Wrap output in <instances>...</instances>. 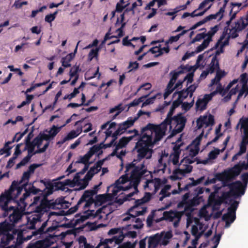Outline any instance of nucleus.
Returning <instances> with one entry per match:
<instances>
[{
	"label": "nucleus",
	"mask_w": 248,
	"mask_h": 248,
	"mask_svg": "<svg viewBox=\"0 0 248 248\" xmlns=\"http://www.w3.org/2000/svg\"><path fill=\"white\" fill-rule=\"evenodd\" d=\"M91 216L90 214H88L87 215H83L80 216V217L79 218L76 219L74 221V222L73 221H71L70 223H68L67 224V226L69 228H74L75 226H76L78 224L82 223L88 219L89 217Z\"/></svg>",
	"instance_id": "33"
},
{
	"label": "nucleus",
	"mask_w": 248,
	"mask_h": 248,
	"mask_svg": "<svg viewBox=\"0 0 248 248\" xmlns=\"http://www.w3.org/2000/svg\"><path fill=\"white\" fill-rule=\"evenodd\" d=\"M44 134L43 133L40 132L39 134L36 137L31 141V144L35 147L37 146L39 147L42 143V141L44 140Z\"/></svg>",
	"instance_id": "42"
},
{
	"label": "nucleus",
	"mask_w": 248,
	"mask_h": 248,
	"mask_svg": "<svg viewBox=\"0 0 248 248\" xmlns=\"http://www.w3.org/2000/svg\"><path fill=\"white\" fill-rule=\"evenodd\" d=\"M242 82H244L241 89L239 90L238 95L237 96V99H240L244 93H246V95L248 94V86L247 82L248 80V78H241Z\"/></svg>",
	"instance_id": "34"
},
{
	"label": "nucleus",
	"mask_w": 248,
	"mask_h": 248,
	"mask_svg": "<svg viewBox=\"0 0 248 248\" xmlns=\"http://www.w3.org/2000/svg\"><path fill=\"white\" fill-rule=\"evenodd\" d=\"M193 167L190 165H186L184 169H178L176 170L177 173L185 175L186 173H189L192 170Z\"/></svg>",
	"instance_id": "51"
},
{
	"label": "nucleus",
	"mask_w": 248,
	"mask_h": 248,
	"mask_svg": "<svg viewBox=\"0 0 248 248\" xmlns=\"http://www.w3.org/2000/svg\"><path fill=\"white\" fill-rule=\"evenodd\" d=\"M91 157H92V156L90 155V154L88 152H87L83 156H80V159L78 160L76 162V163H82V164H84V165H89V166L90 164L91 163H92V162L89 163V161Z\"/></svg>",
	"instance_id": "44"
},
{
	"label": "nucleus",
	"mask_w": 248,
	"mask_h": 248,
	"mask_svg": "<svg viewBox=\"0 0 248 248\" xmlns=\"http://www.w3.org/2000/svg\"><path fill=\"white\" fill-rule=\"evenodd\" d=\"M12 233H10V232L5 233V234H3L5 236L7 240V241H11L13 240L14 238V234H16L17 232V230L16 229H14L12 231Z\"/></svg>",
	"instance_id": "61"
},
{
	"label": "nucleus",
	"mask_w": 248,
	"mask_h": 248,
	"mask_svg": "<svg viewBox=\"0 0 248 248\" xmlns=\"http://www.w3.org/2000/svg\"><path fill=\"white\" fill-rule=\"evenodd\" d=\"M24 230L19 232L17 233V237L16 239V244L18 245L22 244L25 240V237L23 236Z\"/></svg>",
	"instance_id": "57"
},
{
	"label": "nucleus",
	"mask_w": 248,
	"mask_h": 248,
	"mask_svg": "<svg viewBox=\"0 0 248 248\" xmlns=\"http://www.w3.org/2000/svg\"><path fill=\"white\" fill-rule=\"evenodd\" d=\"M191 68L192 66L189 65H186V66L181 65L177 69L171 71L170 75L171 78H178L181 74L190 71Z\"/></svg>",
	"instance_id": "20"
},
{
	"label": "nucleus",
	"mask_w": 248,
	"mask_h": 248,
	"mask_svg": "<svg viewBox=\"0 0 248 248\" xmlns=\"http://www.w3.org/2000/svg\"><path fill=\"white\" fill-rule=\"evenodd\" d=\"M175 93L178 94V98L182 101L184 99H186L188 95L190 96V93L186 89H183L180 91L175 92L174 94Z\"/></svg>",
	"instance_id": "48"
},
{
	"label": "nucleus",
	"mask_w": 248,
	"mask_h": 248,
	"mask_svg": "<svg viewBox=\"0 0 248 248\" xmlns=\"http://www.w3.org/2000/svg\"><path fill=\"white\" fill-rule=\"evenodd\" d=\"M99 172V170H95L93 167L90 168L83 178V183L80 189H85L88 185L89 181L92 179L94 175Z\"/></svg>",
	"instance_id": "21"
},
{
	"label": "nucleus",
	"mask_w": 248,
	"mask_h": 248,
	"mask_svg": "<svg viewBox=\"0 0 248 248\" xmlns=\"http://www.w3.org/2000/svg\"><path fill=\"white\" fill-rule=\"evenodd\" d=\"M54 236L50 235L48 237L35 243L30 244L27 248H48L55 243Z\"/></svg>",
	"instance_id": "11"
},
{
	"label": "nucleus",
	"mask_w": 248,
	"mask_h": 248,
	"mask_svg": "<svg viewBox=\"0 0 248 248\" xmlns=\"http://www.w3.org/2000/svg\"><path fill=\"white\" fill-rule=\"evenodd\" d=\"M48 221V219L46 221L43 222L41 226L39 229H38L37 230L34 231V232H32L33 235H37L39 234L41 236L44 234L46 232L45 228L47 225Z\"/></svg>",
	"instance_id": "41"
},
{
	"label": "nucleus",
	"mask_w": 248,
	"mask_h": 248,
	"mask_svg": "<svg viewBox=\"0 0 248 248\" xmlns=\"http://www.w3.org/2000/svg\"><path fill=\"white\" fill-rule=\"evenodd\" d=\"M31 157L29 155L25 156L19 163H18L16 166V169L20 168L21 166L25 165L30 160Z\"/></svg>",
	"instance_id": "63"
},
{
	"label": "nucleus",
	"mask_w": 248,
	"mask_h": 248,
	"mask_svg": "<svg viewBox=\"0 0 248 248\" xmlns=\"http://www.w3.org/2000/svg\"><path fill=\"white\" fill-rule=\"evenodd\" d=\"M79 93V88H75L73 92L69 94H67L65 95L63 97V99H68L69 100H71L72 98L75 97L76 95Z\"/></svg>",
	"instance_id": "62"
},
{
	"label": "nucleus",
	"mask_w": 248,
	"mask_h": 248,
	"mask_svg": "<svg viewBox=\"0 0 248 248\" xmlns=\"http://www.w3.org/2000/svg\"><path fill=\"white\" fill-rule=\"evenodd\" d=\"M190 192H188L185 193L182 197V201L180 202L177 205V207L179 208H183L188 205L189 200H188L190 196Z\"/></svg>",
	"instance_id": "40"
},
{
	"label": "nucleus",
	"mask_w": 248,
	"mask_h": 248,
	"mask_svg": "<svg viewBox=\"0 0 248 248\" xmlns=\"http://www.w3.org/2000/svg\"><path fill=\"white\" fill-rule=\"evenodd\" d=\"M239 124H241V128L243 129L244 135L243 137L248 138V118L244 120L241 119Z\"/></svg>",
	"instance_id": "38"
},
{
	"label": "nucleus",
	"mask_w": 248,
	"mask_h": 248,
	"mask_svg": "<svg viewBox=\"0 0 248 248\" xmlns=\"http://www.w3.org/2000/svg\"><path fill=\"white\" fill-rule=\"evenodd\" d=\"M248 144V138L242 137V140L239 145V154H243L247 151V145Z\"/></svg>",
	"instance_id": "37"
},
{
	"label": "nucleus",
	"mask_w": 248,
	"mask_h": 248,
	"mask_svg": "<svg viewBox=\"0 0 248 248\" xmlns=\"http://www.w3.org/2000/svg\"><path fill=\"white\" fill-rule=\"evenodd\" d=\"M215 177L217 180L220 181H223L224 186H226L225 184V181L230 180L226 170H224L222 173H217L215 175Z\"/></svg>",
	"instance_id": "36"
},
{
	"label": "nucleus",
	"mask_w": 248,
	"mask_h": 248,
	"mask_svg": "<svg viewBox=\"0 0 248 248\" xmlns=\"http://www.w3.org/2000/svg\"><path fill=\"white\" fill-rule=\"evenodd\" d=\"M134 135L128 137H124L120 139L117 144L115 143V146H116V150L123 148L126 146L128 142L131 141L134 138L139 136V131L136 129H134Z\"/></svg>",
	"instance_id": "18"
},
{
	"label": "nucleus",
	"mask_w": 248,
	"mask_h": 248,
	"mask_svg": "<svg viewBox=\"0 0 248 248\" xmlns=\"http://www.w3.org/2000/svg\"><path fill=\"white\" fill-rule=\"evenodd\" d=\"M203 201V197L199 195H196L192 199L189 200L188 205L185 206L184 208V212L185 215L187 217L190 216L191 212L193 211V207L199 205Z\"/></svg>",
	"instance_id": "10"
},
{
	"label": "nucleus",
	"mask_w": 248,
	"mask_h": 248,
	"mask_svg": "<svg viewBox=\"0 0 248 248\" xmlns=\"http://www.w3.org/2000/svg\"><path fill=\"white\" fill-rule=\"evenodd\" d=\"M186 122L187 119L185 116H183L182 113H178L174 116L172 119V124H175V126L172 130L170 136L173 137L181 133L184 130Z\"/></svg>",
	"instance_id": "8"
},
{
	"label": "nucleus",
	"mask_w": 248,
	"mask_h": 248,
	"mask_svg": "<svg viewBox=\"0 0 248 248\" xmlns=\"http://www.w3.org/2000/svg\"><path fill=\"white\" fill-rule=\"evenodd\" d=\"M219 68V62L216 56H214L209 66L206 68L207 73H213L216 70Z\"/></svg>",
	"instance_id": "30"
},
{
	"label": "nucleus",
	"mask_w": 248,
	"mask_h": 248,
	"mask_svg": "<svg viewBox=\"0 0 248 248\" xmlns=\"http://www.w3.org/2000/svg\"><path fill=\"white\" fill-rule=\"evenodd\" d=\"M196 122L198 129L202 128L204 124L206 125V127H208L214 124V117L211 114H209L208 117L206 116H201Z\"/></svg>",
	"instance_id": "13"
},
{
	"label": "nucleus",
	"mask_w": 248,
	"mask_h": 248,
	"mask_svg": "<svg viewBox=\"0 0 248 248\" xmlns=\"http://www.w3.org/2000/svg\"><path fill=\"white\" fill-rule=\"evenodd\" d=\"M62 127V126L58 127L53 125L49 130L46 129L45 131L47 132L48 134H46L43 133L44 134V140L46 141H50L53 140L60 131Z\"/></svg>",
	"instance_id": "17"
},
{
	"label": "nucleus",
	"mask_w": 248,
	"mask_h": 248,
	"mask_svg": "<svg viewBox=\"0 0 248 248\" xmlns=\"http://www.w3.org/2000/svg\"><path fill=\"white\" fill-rule=\"evenodd\" d=\"M194 104V98L192 99V100L190 103H188L187 102H182V108L185 111H187L192 107Z\"/></svg>",
	"instance_id": "54"
},
{
	"label": "nucleus",
	"mask_w": 248,
	"mask_h": 248,
	"mask_svg": "<svg viewBox=\"0 0 248 248\" xmlns=\"http://www.w3.org/2000/svg\"><path fill=\"white\" fill-rule=\"evenodd\" d=\"M144 163L143 161L135 168H133V170L129 177L127 174L123 175L115 181L112 190L113 196H115L120 191H126L132 187L138 191V187L142 177L148 176L151 178L153 177L151 171L147 170Z\"/></svg>",
	"instance_id": "1"
},
{
	"label": "nucleus",
	"mask_w": 248,
	"mask_h": 248,
	"mask_svg": "<svg viewBox=\"0 0 248 248\" xmlns=\"http://www.w3.org/2000/svg\"><path fill=\"white\" fill-rule=\"evenodd\" d=\"M16 195V192L13 189L11 190V187L6 191L4 194L0 196V208L2 211V216L3 217H8L9 213L13 209V206H8V203L12 200H15L17 197H15Z\"/></svg>",
	"instance_id": "4"
},
{
	"label": "nucleus",
	"mask_w": 248,
	"mask_h": 248,
	"mask_svg": "<svg viewBox=\"0 0 248 248\" xmlns=\"http://www.w3.org/2000/svg\"><path fill=\"white\" fill-rule=\"evenodd\" d=\"M206 37V33L202 32L197 34L196 36L192 39L191 42V44H193L196 42L200 41L202 39L205 38Z\"/></svg>",
	"instance_id": "58"
},
{
	"label": "nucleus",
	"mask_w": 248,
	"mask_h": 248,
	"mask_svg": "<svg viewBox=\"0 0 248 248\" xmlns=\"http://www.w3.org/2000/svg\"><path fill=\"white\" fill-rule=\"evenodd\" d=\"M102 148V147L100 145H95L90 148L89 151L88 152L92 156L95 153L99 151Z\"/></svg>",
	"instance_id": "60"
},
{
	"label": "nucleus",
	"mask_w": 248,
	"mask_h": 248,
	"mask_svg": "<svg viewBox=\"0 0 248 248\" xmlns=\"http://www.w3.org/2000/svg\"><path fill=\"white\" fill-rule=\"evenodd\" d=\"M247 25V23L245 21V17L242 16L235 22L234 25L232 27V29L236 30L237 31L240 32L245 29Z\"/></svg>",
	"instance_id": "27"
},
{
	"label": "nucleus",
	"mask_w": 248,
	"mask_h": 248,
	"mask_svg": "<svg viewBox=\"0 0 248 248\" xmlns=\"http://www.w3.org/2000/svg\"><path fill=\"white\" fill-rule=\"evenodd\" d=\"M188 31L187 30H184L181 33L177 34L176 36H170L169 38V42H170V44L172 43L173 42H175L178 41L180 39V38L184 35Z\"/></svg>",
	"instance_id": "52"
},
{
	"label": "nucleus",
	"mask_w": 248,
	"mask_h": 248,
	"mask_svg": "<svg viewBox=\"0 0 248 248\" xmlns=\"http://www.w3.org/2000/svg\"><path fill=\"white\" fill-rule=\"evenodd\" d=\"M177 79V78H170L164 93V98L165 99L167 98L174 89H175L174 84L176 82Z\"/></svg>",
	"instance_id": "31"
},
{
	"label": "nucleus",
	"mask_w": 248,
	"mask_h": 248,
	"mask_svg": "<svg viewBox=\"0 0 248 248\" xmlns=\"http://www.w3.org/2000/svg\"><path fill=\"white\" fill-rule=\"evenodd\" d=\"M158 96H159V98H160L161 96V93H157L155 95L146 99V100L142 103L141 107H144L148 105L152 104L154 103L155 99Z\"/></svg>",
	"instance_id": "45"
},
{
	"label": "nucleus",
	"mask_w": 248,
	"mask_h": 248,
	"mask_svg": "<svg viewBox=\"0 0 248 248\" xmlns=\"http://www.w3.org/2000/svg\"><path fill=\"white\" fill-rule=\"evenodd\" d=\"M59 222L57 221H56L55 222H53L52 225L47 228V229L46 230V232L44 233L45 235L46 238L48 237L51 234L50 233L53 232L54 231H55L56 229H57L59 225H58ZM51 235L54 236V240H55V237H56V235L54 234H51ZM56 240H55V242Z\"/></svg>",
	"instance_id": "35"
},
{
	"label": "nucleus",
	"mask_w": 248,
	"mask_h": 248,
	"mask_svg": "<svg viewBox=\"0 0 248 248\" xmlns=\"http://www.w3.org/2000/svg\"><path fill=\"white\" fill-rule=\"evenodd\" d=\"M214 95V93H212L205 94L202 98L199 97L196 102V109L200 111L206 109L208 102L212 100Z\"/></svg>",
	"instance_id": "12"
},
{
	"label": "nucleus",
	"mask_w": 248,
	"mask_h": 248,
	"mask_svg": "<svg viewBox=\"0 0 248 248\" xmlns=\"http://www.w3.org/2000/svg\"><path fill=\"white\" fill-rule=\"evenodd\" d=\"M185 212H182L180 213L177 211H165L163 213V217H162V219H165L166 220H169L170 221H173L175 219H178V221H179L182 215Z\"/></svg>",
	"instance_id": "16"
},
{
	"label": "nucleus",
	"mask_w": 248,
	"mask_h": 248,
	"mask_svg": "<svg viewBox=\"0 0 248 248\" xmlns=\"http://www.w3.org/2000/svg\"><path fill=\"white\" fill-rule=\"evenodd\" d=\"M230 180L234 179L238 176L241 172V169L239 166V163L235 165L233 167L226 170Z\"/></svg>",
	"instance_id": "23"
},
{
	"label": "nucleus",
	"mask_w": 248,
	"mask_h": 248,
	"mask_svg": "<svg viewBox=\"0 0 248 248\" xmlns=\"http://www.w3.org/2000/svg\"><path fill=\"white\" fill-rule=\"evenodd\" d=\"M170 188V185H166L160 191L159 194L165 196L166 197H169L170 195V193L168 192V190Z\"/></svg>",
	"instance_id": "64"
},
{
	"label": "nucleus",
	"mask_w": 248,
	"mask_h": 248,
	"mask_svg": "<svg viewBox=\"0 0 248 248\" xmlns=\"http://www.w3.org/2000/svg\"><path fill=\"white\" fill-rule=\"evenodd\" d=\"M138 119V117L128 118L126 121L118 124V127L124 133L127 128L133 125L135 121Z\"/></svg>",
	"instance_id": "22"
},
{
	"label": "nucleus",
	"mask_w": 248,
	"mask_h": 248,
	"mask_svg": "<svg viewBox=\"0 0 248 248\" xmlns=\"http://www.w3.org/2000/svg\"><path fill=\"white\" fill-rule=\"evenodd\" d=\"M223 10L219 9V11L215 14L210 15L204 18L206 22L210 21L212 19H216L218 16H219V20H221L223 17Z\"/></svg>",
	"instance_id": "39"
},
{
	"label": "nucleus",
	"mask_w": 248,
	"mask_h": 248,
	"mask_svg": "<svg viewBox=\"0 0 248 248\" xmlns=\"http://www.w3.org/2000/svg\"><path fill=\"white\" fill-rule=\"evenodd\" d=\"M221 152V150H219L217 148H215L214 150L211 151L208 154V157L209 159H216L217 155L219 154Z\"/></svg>",
	"instance_id": "53"
},
{
	"label": "nucleus",
	"mask_w": 248,
	"mask_h": 248,
	"mask_svg": "<svg viewBox=\"0 0 248 248\" xmlns=\"http://www.w3.org/2000/svg\"><path fill=\"white\" fill-rule=\"evenodd\" d=\"M138 141L133 150L134 154L136 153V157L133 161L127 164L126 166V171H128L131 169L135 168L138 165L137 164L140 162L142 159L145 158L147 159H150L152 157L154 142L151 140L150 138L141 135L138 138Z\"/></svg>",
	"instance_id": "2"
},
{
	"label": "nucleus",
	"mask_w": 248,
	"mask_h": 248,
	"mask_svg": "<svg viewBox=\"0 0 248 248\" xmlns=\"http://www.w3.org/2000/svg\"><path fill=\"white\" fill-rule=\"evenodd\" d=\"M17 207L13 206V209L8 216H9L10 222L14 225L21 219L27 204H22L20 201H19L17 202Z\"/></svg>",
	"instance_id": "9"
},
{
	"label": "nucleus",
	"mask_w": 248,
	"mask_h": 248,
	"mask_svg": "<svg viewBox=\"0 0 248 248\" xmlns=\"http://www.w3.org/2000/svg\"><path fill=\"white\" fill-rule=\"evenodd\" d=\"M122 240L123 238L120 239L117 236H114L111 239H102L95 248H110L108 244H112L114 242L115 244H119L121 243Z\"/></svg>",
	"instance_id": "15"
},
{
	"label": "nucleus",
	"mask_w": 248,
	"mask_h": 248,
	"mask_svg": "<svg viewBox=\"0 0 248 248\" xmlns=\"http://www.w3.org/2000/svg\"><path fill=\"white\" fill-rule=\"evenodd\" d=\"M128 12H131L132 15L134 16L135 15V11L132 8H125L124 9V13L121 15L120 19H121V21H124V16Z\"/></svg>",
	"instance_id": "59"
},
{
	"label": "nucleus",
	"mask_w": 248,
	"mask_h": 248,
	"mask_svg": "<svg viewBox=\"0 0 248 248\" xmlns=\"http://www.w3.org/2000/svg\"><path fill=\"white\" fill-rule=\"evenodd\" d=\"M161 236L158 233L150 236L148 240V248H155L159 244Z\"/></svg>",
	"instance_id": "24"
},
{
	"label": "nucleus",
	"mask_w": 248,
	"mask_h": 248,
	"mask_svg": "<svg viewBox=\"0 0 248 248\" xmlns=\"http://www.w3.org/2000/svg\"><path fill=\"white\" fill-rule=\"evenodd\" d=\"M18 188L17 191L16 192V195L15 197H18L23 190L25 191L23 196L21 197L19 200L22 204H26L25 201L31 194H36L39 192L42 193V190L39 188H36L31 183L30 184L24 183L22 185V187Z\"/></svg>",
	"instance_id": "7"
},
{
	"label": "nucleus",
	"mask_w": 248,
	"mask_h": 248,
	"mask_svg": "<svg viewBox=\"0 0 248 248\" xmlns=\"http://www.w3.org/2000/svg\"><path fill=\"white\" fill-rule=\"evenodd\" d=\"M95 204L101 205L104 203L106 201V196L103 194H99L95 197Z\"/></svg>",
	"instance_id": "50"
},
{
	"label": "nucleus",
	"mask_w": 248,
	"mask_h": 248,
	"mask_svg": "<svg viewBox=\"0 0 248 248\" xmlns=\"http://www.w3.org/2000/svg\"><path fill=\"white\" fill-rule=\"evenodd\" d=\"M168 125H170V129L172 128L171 125L168 124L164 121L159 124L149 123L142 128L141 134L143 136L150 138L154 144L160 141L165 135Z\"/></svg>",
	"instance_id": "3"
},
{
	"label": "nucleus",
	"mask_w": 248,
	"mask_h": 248,
	"mask_svg": "<svg viewBox=\"0 0 248 248\" xmlns=\"http://www.w3.org/2000/svg\"><path fill=\"white\" fill-rule=\"evenodd\" d=\"M13 224L9 223L6 221L0 223V235L5 234V233L12 231L14 229Z\"/></svg>",
	"instance_id": "26"
},
{
	"label": "nucleus",
	"mask_w": 248,
	"mask_h": 248,
	"mask_svg": "<svg viewBox=\"0 0 248 248\" xmlns=\"http://www.w3.org/2000/svg\"><path fill=\"white\" fill-rule=\"evenodd\" d=\"M73 182L75 186H79V189H80V187L82 186L83 183V179H80L79 173H77L73 179Z\"/></svg>",
	"instance_id": "47"
},
{
	"label": "nucleus",
	"mask_w": 248,
	"mask_h": 248,
	"mask_svg": "<svg viewBox=\"0 0 248 248\" xmlns=\"http://www.w3.org/2000/svg\"><path fill=\"white\" fill-rule=\"evenodd\" d=\"M219 30V25H217L214 27L211 28L210 30L206 33V36L212 39L213 36Z\"/></svg>",
	"instance_id": "55"
},
{
	"label": "nucleus",
	"mask_w": 248,
	"mask_h": 248,
	"mask_svg": "<svg viewBox=\"0 0 248 248\" xmlns=\"http://www.w3.org/2000/svg\"><path fill=\"white\" fill-rule=\"evenodd\" d=\"M96 194V190H87L84 191L83 195L78 201V204H81L84 202L87 199L93 197V195Z\"/></svg>",
	"instance_id": "32"
},
{
	"label": "nucleus",
	"mask_w": 248,
	"mask_h": 248,
	"mask_svg": "<svg viewBox=\"0 0 248 248\" xmlns=\"http://www.w3.org/2000/svg\"><path fill=\"white\" fill-rule=\"evenodd\" d=\"M77 131L78 132V133L75 130H72L66 136L68 140H70L77 137L82 132V128L80 127L79 129H78Z\"/></svg>",
	"instance_id": "49"
},
{
	"label": "nucleus",
	"mask_w": 248,
	"mask_h": 248,
	"mask_svg": "<svg viewBox=\"0 0 248 248\" xmlns=\"http://www.w3.org/2000/svg\"><path fill=\"white\" fill-rule=\"evenodd\" d=\"M42 215H37L33 216L31 218H29L28 220V224L27 228L30 230L35 229V224L37 222H40L41 221Z\"/></svg>",
	"instance_id": "29"
},
{
	"label": "nucleus",
	"mask_w": 248,
	"mask_h": 248,
	"mask_svg": "<svg viewBox=\"0 0 248 248\" xmlns=\"http://www.w3.org/2000/svg\"><path fill=\"white\" fill-rule=\"evenodd\" d=\"M31 174L27 171L23 173L21 180L18 182L14 181L10 186L11 190L13 189L15 192L17 191L18 188L22 187V185L24 183H29V180L30 178Z\"/></svg>",
	"instance_id": "14"
},
{
	"label": "nucleus",
	"mask_w": 248,
	"mask_h": 248,
	"mask_svg": "<svg viewBox=\"0 0 248 248\" xmlns=\"http://www.w3.org/2000/svg\"><path fill=\"white\" fill-rule=\"evenodd\" d=\"M175 108H173L171 106L167 114V116L166 118L165 119L164 121L168 123V124H172V119L173 117L172 116L174 112L175 111Z\"/></svg>",
	"instance_id": "46"
},
{
	"label": "nucleus",
	"mask_w": 248,
	"mask_h": 248,
	"mask_svg": "<svg viewBox=\"0 0 248 248\" xmlns=\"http://www.w3.org/2000/svg\"><path fill=\"white\" fill-rule=\"evenodd\" d=\"M65 202V201L64 199H57L55 202H51V201H48L47 198L46 199H43V197L40 205L36 207L35 211L38 214V215H42L44 212L46 211V208L53 209L59 208V206H62Z\"/></svg>",
	"instance_id": "6"
},
{
	"label": "nucleus",
	"mask_w": 248,
	"mask_h": 248,
	"mask_svg": "<svg viewBox=\"0 0 248 248\" xmlns=\"http://www.w3.org/2000/svg\"><path fill=\"white\" fill-rule=\"evenodd\" d=\"M100 50V47H96L91 50L88 55V61L91 62L93 58H95L97 59L98 57V52Z\"/></svg>",
	"instance_id": "43"
},
{
	"label": "nucleus",
	"mask_w": 248,
	"mask_h": 248,
	"mask_svg": "<svg viewBox=\"0 0 248 248\" xmlns=\"http://www.w3.org/2000/svg\"><path fill=\"white\" fill-rule=\"evenodd\" d=\"M230 188L229 191L223 192L222 195L223 200H228L231 197H237L245 194L246 189L240 181H236L227 185Z\"/></svg>",
	"instance_id": "5"
},
{
	"label": "nucleus",
	"mask_w": 248,
	"mask_h": 248,
	"mask_svg": "<svg viewBox=\"0 0 248 248\" xmlns=\"http://www.w3.org/2000/svg\"><path fill=\"white\" fill-rule=\"evenodd\" d=\"M205 177L204 176H202L201 178L197 179L194 180L193 178H189V180L192 181L191 183L187 184L185 185V186L181 188L179 187V189L180 191H187L188 190L189 188L193 186H196L201 183L204 180Z\"/></svg>",
	"instance_id": "25"
},
{
	"label": "nucleus",
	"mask_w": 248,
	"mask_h": 248,
	"mask_svg": "<svg viewBox=\"0 0 248 248\" xmlns=\"http://www.w3.org/2000/svg\"><path fill=\"white\" fill-rule=\"evenodd\" d=\"M58 13V10H56L54 13L47 15L46 16L45 20L48 23H51L56 18V15Z\"/></svg>",
	"instance_id": "56"
},
{
	"label": "nucleus",
	"mask_w": 248,
	"mask_h": 248,
	"mask_svg": "<svg viewBox=\"0 0 248 248\" xmlns=\"http://www.w3.org/2000/svg\"><path fill=\"white\" fill-rule=\"evenodd\" d=\"M41 182L45 186L46 188L42 190L43 199H46L47 196L51 195L54 191V184L50 181H45L44 180H41Z\"/></svg>",
	"instance_id": "19"
},
{
	"label": "nucleus",
	"mask_w": 248,
	"mask_h": 248,
	"mask_svg": "<svg viewBox=\"0 0 248 248\" xmlns=\"http://www.w3.org/2000/svg\"><path fill=\"white\" fill-rule=\"evenodd\" d=\"M155 182H154V180L153 179H149L147 180L145 182V184L144 186V188L145 189L148 188L149 190H151V188H149V184L150 183H154V187H155V193L157 191L160 187V185L161 184V181L160 179L159 178H155L154 179Z\"/></svg>",
	"instance_id": "28"
}]
</instances>
